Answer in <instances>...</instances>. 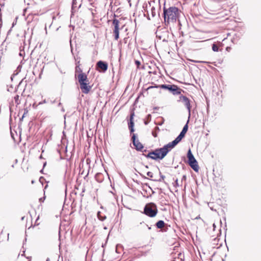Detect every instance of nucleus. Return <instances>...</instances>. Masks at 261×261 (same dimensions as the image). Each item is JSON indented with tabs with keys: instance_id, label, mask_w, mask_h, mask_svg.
Returning <instances> with one entry per match:
<instances>
[{
	"instance_id": "1",
	"label": "nucleus",
	"mask_w": 261,
	"mask_h": 261,
	"mask_svg": "<svg viewBox=\"0 0 261 261\" xmlns=\"http://www.w3.org/2000/svg\"><path fill=\"white\" fill-rule=\"evenodd\" d=\"M163 14L166 24L175 22L179 16V11L176 7H170L168 9L164 7Z\"/></svg>"
},
{
	"instance_id": "2",
	"label": "nucleus",
	"mask_w": 261,
	"mask_h": 261,
	"mask_svg": "<svg viewBox=\"0 0 261 261\" xmlns=\"http://www.w3.org/2000/svg\"><path fill=\"white\" fill-rule=\"evenodd\" d=\"M158 213L157 206L154 203H149L146 204L144 208V213L148 217H154Z\"/></svg>"
},
{
	"instance_id": "3",
	"label": "nucleus",
	"mask_w": 261,
	"mask_h": 261,
	"mask_svg": "<svg viewBox=\"0 0 261 261\" xmlns=\"http://www.w3.org/2000/svg\"><path fill=\"white\" fill-rule=\"evenodd\" d=\"M167 144L164 145L162 148L155 149L156 158L158 160H162L167 155V154L171 150L169 148Z\"/></svg>"
},
{
	"instance_id": "4",
	"label": "nucleus",
	"mask_w": 261,
	"mask_h": 261,
	"mask_svg": "<svg viewBox=\"0 0 261 261\" xmlns=\"http://www.w3.org/2000/svg\"><path fill=\"white\" fill-rule=\"evenodd\" d=\"M167 144L164 145L162 148L155 149L156 158L158 160H162L167 155V154L171 150L169 148Z\"/></svg>"
},
{
	"instance_id": "5",
	"label": "nucleus",
	"mask_w": 261,
	"mask_h": 261,
	"mask_svg": "<svg viewBox=\"0 0 261 261\" xmlns=\"http://www.w3.org/2000/svg\"><path fill=\"white\" fill-rule=\"evenodd\" d=\"M187 157L188 158V163L190 167L195 171H198L199 167L198 163L194 155H193L191 149H189L187 153Z\"/></svg>"
},
{
	"instance_id": "6",
	"label": "nucleus",
	"mask_w": 261,
	"mask_h": 261,
	"mask_svg": "<svg viewBox=\"0 0 261 261\" xmlns=\"http://www.w3.org/2000/svg\"><path fill=\"white\" fill-rule=\"evenodd\" d=\"M159 87L167 89L171 92L174 95H178L181 93V90L175 85H161Z\"/></svg>"
},
{
	"instance_id": "7",
	"label": "nucleus",
	"mask_w": 261,
	"mask_h": 261,
	"mask_svg": "<svg viewBox=\"0 0 261 261\" xmlns=\"http://www.w3.org/2000/svg\"><path fill=\"white\" fill-rule=\"evenodd\" d=\"M179 101L182 102L184 105L186 107L189 112V118L191 116V104L190 99L186 96L180 95L179 97Z\"/></svg>"
},
{
	"instance_id": "8",
	"label": "nucleus",
	"mask_w": 261,
	"mask_h": 261,
	"mask_svg": "<svg viewBox=\"0 0 261 261\" xmlns=\"http://www.w3.org/2000/svg\"><path fill=\"white\" fill-rule=\"evenodd\" d=\"M81 80L82 83L80 84V85L82 92L85 94H88L91 89V87L89 85V83H83L82 79Z\"/></svg>"
},
{
	"instance_id": "9",
	"label": "nucleus",
	"mask_w": 261,
	"mask_h": 261,
	"mask_svg": "<svg viewBox=\"0 0 261 261\" xmlns=\"http://www.w3.org/2000/svg\"><path fill=\"white\" fill-rule=\"evenodd\" d=\"M136 136L135 134H133L132 139L133 140V144L135 147V148L138 151H141L143 148L144 146L141 143L139 142L138 140L136 139Z\"/></svg>"
},
{
	"instance_id": "10",
	"label": "nucleus",
	"mask_w": 261,
	"mask_h": 261,
	"mask_svg": "<svg viewBox=\"0 0 261 261\" xmlns=\"http://www.w3.org/2000/svg\"><path fill=\"white\" fill-rule=\"evenodd\" d=\"M97 68L98 70L105 72L108 69V64L103 61H99L96 64Z\"/></svg>"
},
{
	"instance_id": "11",
	"label": "nucleus",
	"mask_w": 261,
	"mask_h": 261,
	"mask_svg": "<svg viewBox=\"0 0 261 261\" xmlns=\"http://www.w3.org/2000/svg\"><path fill=\"white\" fill-rule=\"evenodd\" d=\"M184 137L182 136H181L180 135H179L174 140L167 144L168 145V147L170 148L171 149H173L181 140Z\"/></svg>"
},
{
	"instance_id": "12",
	"label": "nucleus",
	"mask_w": 261,
	"mask_h": 261,
	"mask_svg": "<svg viewBox=\"0 0 261 261\" xmlns=\"http://www.w3.org/2000/svg\"><path fill=\"white\" fill-rule=\"evenodd\" d=\"M134 115H135V114H134V112L131 113L130 116V120H129V122L128 123V128L129 129L130 133H133L135 131V129H134V121H133Z\"/></svg>"
},
{
	"instance_id": "13",
	"label": "nucleus",
	"mask_w": 261,
	"mask_h": 261,
	"mask_svg": "<svg viewBox=\"0 0 261 261\" xmlns=\"http://www.w3.org/2000/svg\"><path fill=\"white\" fill-rule=\"evenodd\" d=\"M78 81L79 84H81V79H83V83H89L87 75L84 73H81L77 75Z\"/></svg>"
},
{
	"instance_id": "14",
	"label": "nucleus",
	"mask_w": 261,
	"mask_h": 261,
	"mask_svg": "<svg viewBox=\"0 0 261 261\" xmlns=\"http://www.w3.org/2000/svg\"><path fill=\"white\" fill-rule=\"evenodd\" d=\"M156 154L155 150H154L152 151L149 152L147 154L145 155L147 158H150L154 160H158V159L156 158V157H155V156H156Z\"/></svg>"
},
{
	"instance_id": "15",
	"label": "nucleus",
	"mask_w": 261,
	"mask_h": 261,
	"mask_svg": "<svg viewBox=\"0 0 261 261\" xmlns=\"http://www.w3.org/2000/svg\"><path fill=\"white\" fill-rule=\"evenodd\" d=\"M113 24L114 25L113 32L119 31V21L118 19H114L113 20Z\"/></svg>"
},
{
	"instance_id": "16",
	"label": "nucleus",
	"mask_w": 261,
	"mask_h": 261,
	"mask_svg": "<svg viewBox=\"0 0 261 261\" xmlns=\"http://www.w3.org/2000/svg\"><path fill=\"white\" fill-rule=\"evenodd\" d=\"M148 19L149 20L151 19L150 15H151L152 17H154L155 16L156 10L154 7H151V10H150L149 13H148Z\"/></svg>"
},
{
	"instance_id": "17",
	"label": "nucleus",
	"mask_w": 261,
	"mask_h": 261,
	"mask_svg": "<svg viewBox=\"0 0 261 261\" xmlns=\"http://www.w3.org/2000/svg\"><path fill=\"white\" fill-rule=\"evenodd\" d=\"M188 122H189V120L187 121V123L184 126V127L182 128V130H181V132L179 134V135H180L181 136H182L183 137H184V136L185 135V134L187 133V132L188 130Z\"/></svg>"
},
{
	"instance_id": "18",
	"label": "nucleus",
	"mask_w": 261,
	"mask_h": 261,
	"mask_svg": "<svg viewBox=\"0 0 261 261\" xmlns=\"http://www.w3.org/2000/svg\"><path fill=\"white\" fill-rule=\"evenodd\" d=\"M165 223L163 220H160L156 222L155 225L158 228H162L165 226Z\"/></svg>"
},
{
	"instance_id": "19",
	"label": "nucleus",
	"mask_w": 261,
	"mask_h": 261,
	"mask_svg": "<svg viewBox=\"0 0 261 261\" xmlns=\"http://www.w3.org/2000/svg\"><path fill=\"white\" fill-rule=\"evenodd\" d=\"M95 179L99 182L102 181V174L100 173H97L95 176Z\"/></svg>"
},
{
	"instance_id": "20",
	"label": "nucleus",
	"mask_w": 261,
	"mask_h": 261,
	"mask_svg": "<svg viewBox=\"0 0 261 261\" xmlns=\"http://www.w3.org/2000/svg\"><path fill=\"white\" fill-rule=\"evenodd\" d=\"M97 217L98 219L99 220L101 221H103L105 220H106V219L107 218L106 215L102 216L101 215V212H97Z\"/></svg>"
},
{
	"instance_id": "21",
	"label": "nucleus",
	"mask_w": 261,
	"mask_h": 261,
	"mask_svg": "<svg viewBox=\"0 0 261 261\" xmlns=\"http://www.w3.org/2000/svg\"><path fill=\"white\" fill-rule=\"evenodd\" d=\"M151 116L150 114H148L147 115V117H146V119H147V121H144V124L145 125H147L148 124V123H149V122L151 120Z\"/></svg>"
},
{
	"instance_id": "22",
	"label": "nucleus",
	"mask_w": 261,
	"mask_h": 261,
	"mask_svg": "<svg viewBox=\"0 0 261 261\" xmlns=\"http://www.w3.org/2000/svg\"><path fill=\"white\" fill-rule=\"evenodd\" d=\"M114 34V38L116 40H117L119 37V31L113 32Z\"/></svg>"
},
{
	"instance_id": "23",
	"label": "nucleus",
	"mask_w": 261,
	"mask_h": 261,
	"mask_svg": "<svg viewBox=\"0 0 261 261\" xmlns=\"http://www.w3.org/2000/svg\"><path fill=\"white\" fill-rule=\"evenodd\" d=\"M212 49L214 51H218L219 47L215 44H213L212 46Z\"/></svg>"
},
{
	"instance_id": "24",
	"label": "nucleus",
	"mask_w": 261,
	"mask_h": 261,
	"mask_svg": "<svg viewBox=\"0 0 261 261\" xmlns=\"http://www.w3.org/2000/svg\"><path fill=\"white\" fill-rule=\"evenodd\" d=\"M19 96L18 95H16L14 97L15 101V103H16V105H19L20 103V101L19 100Z\"/></svg>"
},
{
	"instance_id": "25",
	"label": "nucleus",
	"mask_w": 261,
	"mask_h": 261,
	"mask_svg": "<svg viewBox=\"0 0 261 261\" xmlns=\"http://www.w3.org/2000/svg\"><path fill=\"white\" fill-rule=\"evenodd\" d=\"M75 72H80V73H83L82 72V69H81V68L79 66H76V68H75Z\"/></svg>"
},
{
	"instance_id": "26",
	"label": "nucleus",
	"mask_w": 261,
	"mask_h": 261,
	"mask_svg": "<svg viewBox=\"0 0 261 261\" xmlns=\"http://www.w3.org/2000/svg\"><path fill=\"white\" fill-rule=\"evenodd\" d=\"M192 62L194 63H209L208 62L206 61H196V60H192Z\"/></svg>"
},
{
	"instance_id": "27",
	"label": "nucleus",
	"mask_w": 261,
	"mask_h": 261,
	"mask_svg": "<svg viewBox=\"0 0 261 261\" xmlns=\"http://www.w3.org/2000/svg\"><path fill=\"white\" fill-rule=\"evenodd\" d=\"M147 176H148L150 177H153V173L151 172H150V171L148 172L147 173Z\"/></svg>"
},
{
	"instance_id": "28",
	"label": "nucleus",
	"mask_w": 261,
	"mask_h": 261,
	"mask_svg": "<svg viewBox=\"0 0 261 261\" xmlns=\"http://www.w3.org/2000/svg\"><path fill=\"white\" fill-rule=\"evenodd\" d=\"M174 187H178L179 186V184H178L177 179H176V180H175V184H174Z\"/></svg>"
},
{
	"instance_id": "29",
	"label": "nucleus",
	"mask_w": 261,
	"mask_h": 261,
	"mask_svg": "<svg viewBox=\"0 0 261 261\" xmlns=\"http://www.w3.org/2000/svg\"><path fill=\"white\" fill-rule=\"evenodd\" d=\"M38 219H39V216L38 217V218H37V219H36V222H35V224H36V225H39V223H37V221L38 220Z\"/></svg>"
},
{
	"instance_id": "30",
	"label": "nucleus",
	"mask_w": 261,
	"mask_h": 261,
	"mask_svg": "<svg viewBox=\"0 0 261 261\" xmlns=\"http://www.w3.org/2000/svg\"><path fill=\"white\" fill-rule=\"evenodd\" d=\"M136 64H137L138 65H140V62H139V61H136Z\"/></svg>"
},
{
	"instance_id": "31",
	"label": "nucleus",
	"mask_w": 261,
	"mask_h": 261,
	"mask_svg": "<svg viewBox=\"0 0 261 261\" xmlns=\"http://www.w3.org/2000/svg\"><path fill=\"white\" fill-rule=\"evenodd\" d=\"M161 178H162V180H163V179H164V178H165V176H164V175H161Z\"/></svg>"
},
{
	"instance_id": "32",
	"label": "nucleus",
	"mask_w": 261,
	"mask_h": 261,
	"mask_svg": "<svg viewBox=\"0 0 261 261\" xmlns=\"http://www.w3.org/2000/svg\"><path fill=\"white\" fill-rule=\"evenodd\" d=\"M184 179H186V176H185V175H184V176H182V180H184Z\"/></svg>"
},
{
	"instance_id": "33",
	"label": "nucleus",
	"mask_w": 261,
	"mask_h": 261,
	"mask_svg": "<svg viewBox=\"0 0 261 261\" xmlns=\"http://www.w3.org/2000/svg\"><path fill=\"white\" fill-rule=\"evenodd\" d=\"M152 135H153V136L154 137H156V134H155V133H154L153 132H152Z\"/></svg>"
},
{
	"instance_id": "34",
	"label": "nucleus",
	"mask_w": 261,
	"mask_h": 261,
	"mask_svg": "<svg viewBox=\"0 0 261 261\" xmlns=\"http://www.w3.org/2000/svg\"><path fill=\"white\" fill-rule=\"evenodd\" d=\"M213 227H214V229H215V227H216V225H215V224L214 223L213 225Z\"/></svg>"
},
{
	"instance_id": "35",
	"label": "nucleus",
	"mask_w": 261,
	"mask_h": 261,
	"mask_svg": "<svg viewBox=\"0 0 261 261\" xmlns=\"http://www.w3.org/2000/svg\"><path fill=\"white\" fill-rule=\"evenodd\" d=\"M46 261H50V259L49 258H47L46 259Z\"/></svg>"
},
{
	"instance_id": "36",
	"label": "nucleus",
	"mask_w": 261,
	"mask_h": 261,
	"mask_svg": "<svg viewBox=\"0 0 261 261\" xmlns=\"http://www.w3.org/2000/svg\"><path fill=\"white\" fill-rule=\"evenodd\" d=\"M146 226L148 227V229H151V227H150L148 226L147 225H146Z\"/></svg>"
},
{
	"instance_id": "37",
	"label": "nucleus",
	"mask_w": 261,
	"mask_h": 261,
	"mask_svg": "<svg viewBox=\"0 0 261 261\" xmlns=\"http://www.w3.org/2000/svg\"><path fill=\"white\" fill-rule=\"evenodd\" d=\"M46 163H44V164H43V167H44L45 166H46Z\"/></svg>"
},
{
	"instance_id": "38",
	"label": "nucleus",
	"mask_w": 261,
	"mask_h": 261,
	"mask_svg": "<svg viewBox=\"0 0 261 261\" xmlns=\"http://www.w3.org/2000/svg\"><path fill=\"white\" fill-rule=\"evenodd\" d=\"M61 105V103L60 102L59 103H58V106H60Z\"/></svg>"
},
{
	"instance_id": "39",
	"label": "nucleus",
	"mask_w": 261,
	"mask_h": 261,
	"mask_svg": "<svg viewBox=\"0 0 261 261\" xmlns=\"http://www.w3.org/2000/svg\"><path fill=\"white\" fill-rule=\"evenodd\" d=\"M39 200H40V201H42V198H40V199H39Z\"/></svg>"
},
{
	"instance_id": "40",
	"label": "nucleus",
	"mask_w": 261,
	"mask_h": 261,
	"mask_svg": "<svg viewBox=\"0 0 261 261\" xmlns=\"http://www.w3.org/2000/svg\"><path fill=\"white\" fill-rule=\"evenodd\" d=\"M62 111L63 112H64V109H63V108H62Z\"/></svg>"
},
{
	"instance_id": "41",
	"label": "nucleus",
	"mask_w": 261,
	"mask_h": 261,
	"mask_svg": "<svg viewBox=\"0 0 261 261\" xmlns=\"http://www.w3.org/2000/svg\"><path fill=\"white\" fill-rule=\"evenodd\" d=\"M158 181H162V179H160Z\"/></svg>"
}]
</instances>
